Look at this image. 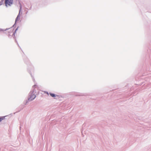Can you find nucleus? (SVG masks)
<instances>
[{"label":"nucleus","mask_w":151,"mask_h":151,"mask_svg":"<svg viewBox=\"0 0 151 151\" xmlns=\"http://www.w3.org/2000/svg\"><path fill=\"white\" fill-rule=\"evenodd\" d=\"M4 119V118L3 117H0V122L1 121Z\"/></svg>","instance_id":"obj_4"},{"label":"nucleus","mask_w":151,"mask_h":151,"mask_svg":"<svg viewBox=\"0 0 151 151\" xmlns=\"http://www.w3.org/2000/svg\"><path fill=\"white\" fill-rule=\"evenodd\" d=\"M3 1H4V0H2V3H3Z\"/></svg>","instance_id":"obj_5"},{"label":"nucleus","mask_w":151,"mask_h":151,"mask_svg":"<svg viewBox=\"0 0 151 151\" xmlns=\"http://www.w3.org/2000/svg\"><path fill=\"white\" fill-rule=\"evenodd\" d=\"M36 97L35 95L34 94H31L29 95L28 98V100L29 101H32Z\"/></svg>","instance_id":"obj_2"},{"label":"nucleus","mask_w":151,"mask_h":151,"mask_svg":"<svg viewBox=\"0 0 151 151\" xmlns=\"http://www.w3.org/2000/svg\"><path fill=\"white\" fill-rule=\"evenodd\" d=\"M20 9H21V6H20Z\"/></svg>","instance_id":"obj_6"},{"label":"nucleus","mask_w":151,"mask_h":151,"mask_svg":"<svg viewBox=\"0 0 151 151\" xmlns=\"http://www.w3.org/2000/svg\"><path fill=\"white\" fill-rule=\"evenodd\" d=\"M13 0H5V3L6 6H10L13 3Z\"/></svg>","instance_id":"obj_1"},{"label":"nucleus","mask_w":151,"mask_h":151,"mask_svg":"<svg viewBox=\"0 0 151 151\" xmlns=\"http://www.w3.org/2000/svg\"><path fill=\"white\" fill-rule=\"evenodd\" d=\"M50 95L52 97H54L56 96V95L52 93H50Z\"/></svg>","instance_id":"obj_3"}]
</instances>
